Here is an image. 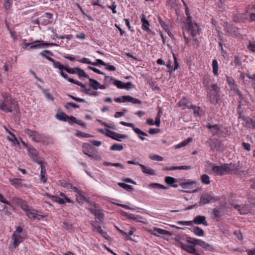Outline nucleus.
Instances as JSON below:
<instances>
[{
  "label": "nucleus",
  "instance_id": "obj_50",
  "mask_svg": "<svg viewBox=\"0 0 255 255\" xmlns=\"http://www.w3.org/2000/svg\"><path fill=\"white\" fill-rule=\"evenodd\" d=\"M202 182L205 184H209L210 183V178L207 174H203L201 176Z\"/></svg>",
  "mask_w": 255,
  "mask_h": 255
},
{
  "label": "nucleus",
  "instance_id": "obj_54",
  "mask_svg": "<svg viewBox=\"0 0 255 255\" xmlns=\"http://www.w3.org/2000/svg\"><path fill=\"white\" fill-rule=\"evenodd\" d=\"M60 75L65 79H66L68 82L75 84V80L72 78H68L67 75L65 74L63 71L60 72Z\"/></svg>",
  "mask_w": 255,
  "mask_h": 255
},
{
  "label": "nucleus",
  "instance_id": "obj_31",
  "mask_svg": "<svg viewBox=\"0 0 255 255\" xmlns=\"http://www.w3.org/2000/svg\"><path fill=\"white\" fill-rule=\"evenodd\" d=\"M89 80L90 81V85L94 90H97L99 89L100 83L98 81L90 78H89Z\"/></svg>",
  "mask_w": 255,
  "mask_h": 255
},
{
  "label": "nucleus",
  "instance_id": "obj_15",
  "mask_svg": "<svg viewBox=\"0 0 255 255\" xmlns=\"http://www.w3.org/2000/svg\"><path fill=\"white\" fill-rule=\"evenodd\" d=\"M37 211L30 207L27 211L25 213L26 215L31 220H34L36 219L40 220L39 218H37V216H40L41 218H44V216L41 215L37 213Z\"/></svg>",
  "mask_w": 255,
  "mask_h": 255
},
{
  "label": "nucleus",
  "instance_id": "obj_26",
  "mask_svg": "<svg viewBox=\"0 0 255 255\" xmlns=\"http://www.w3.org/2000/svg\"><path fill=\"white\" fill-rule=\"evenodd\" d=\"M82 148L83 153L87 155L88 154H89V153H91L92 152H93L94 149L93 146L87 143H85L83 144Z\"/></svg>",
  "mask_w": 255,
  "mask_h": 255
},
{
  "label": "nucleus",
  "instance_id": "obj_55",
  "mask_svg": "<svg viewBox=\"0 0 255 255\" xmlns=\"http://www.w3.org/2000/svg\"><path fill=\"white\" fill-rule=\"evenodd\" d=\"M195 183V182L194 181L182 182L179 184V185L183 188H187L189 185L194 184Z\"/></svg>",
  "mask_w": 255,
  "mask_h": 255
},
{
  "label": "nucleus",
  "instance_id": "obj_5",
  "mask_svg": "<svg viewBox=\"0 0 255 255\" xmlns=\"http://www.w3.org/2000/svg\"><path fill=\"white\" fill-rule=\"evenodd\" d=\"M227 173L229 174H236L240 172H243L242 165L240 162L237 163L234 162L230 164H226Z\"/></svg>",
  "mask_w": 255,
  "mask_h": 255
},
{
  "label": "nucleus",
  "instance_id": "obj_39",
  "mask_svg": "<svg viewBox=\"0 0 255 255\" xmlns=\"http://www.w3.org/2000/svg\"><path fill=\"white\" fill-rule=\"evenodd\" d=\"M76 136L78 137H82L85 138L93 137L94 136L92 134L83 132L82 131H77L75 134Z\"/></svg>",
  "mask_w": 255,
  "mask_h": 255
},
{
  "label": "nucleus",
  "instance_id": "obj_2",
  "mask_svg": "<svg viewBox=\"0 0 255 255\" xmlns=\"http://www.w3.org/2000/svg\"><path fill=\"white\" fill-rule=\"evenodd\" d=\"M185 241L188 244H191L194 245H199L202 248L208 251H210L213 249L212 246L200 239L186 237L185 238Z\"/></svg>",
  "mask_w": 255,
  "mask_h": 255
},
{
  "label": "nucleus",
  "instance_id": "obj_33",
  "mask_svg": "<svg viewBox=\"0 0 255 255\" xmlns=\"http://www.w3.org/2000/svg\"><path fill=\"white\" fill-rule=\"evenodd\" d=\"M154 230L156 231V233H153L149 231V232L153 235L155 236H158V234L160 235H167L168 232L165 230H162L159 228H154Z\"/></svg>",
  "mask_w": 255,
  "mask_h": 255
},
{
  "label": "nucleus",
  "instance_id": "obj_4",
  "mask_svg": "<svg viewBox=\"0 0 255 255\" xmlns=\"http://www.w3.org/2000/svg\"><path fill=\"white\" fill-rule=\"evenodd\" d=\"M187 25L185 26L186 32L191 35L195 40V38L199 34V27L196 23L194 22L189 19L187 20Z\"/></svg>",
  "mask_w": 255,
  "mask_h": 255
},
{
  "label": "nucleus",
  "instance_id": "obj_10",
  "mask_svg": "<svg viewBox=\"0 0 255 255\" xmlns=\"http://www.w3.org/2000/svg\"><path fill=\"white\" fill-rule=\"evenodd\" d=\"M207 98L208 100L212 104L217 105L220 99V94H217L213 93L212 90H208L207 91Z\"/></svg>",
  "mask_w": 255,
  "mask_h": 255
},
{
  "label": "nucleus",
  "instance_id": "obj_58",
  "mask_svg": "<svg viewBox=\"0 0 255 255\" xmlns=\"http://www.w3.org/2000/svg\"><path fill=\"white\" fill-rule=\"evenodd\" d=\"M22 199L17 197H14L12 199V202L15 205L20 206L22 202Z\"/></svg>",
  "mask_w": 255,
  "mask_h": 255
},
{
  "label": "nucleus",
  "instance_id": "obj_53",
  "mask_svg": "<svg viewBox=\"0 0 255 255\" xmlns=\"http://www.w3.org/2000/svg\"><path fill=\"white\" fill-rule=\"evenodd\" d=\"M191 140H192V139L190 138H189L181 142L180 143L177 144L176 146V148H179L182 147L186 145L189 142H191Z\"/></svg>",
  "mask_w": 255,
  "mask_h": 255
},
{
  "label": "nucleus",
  "instance_id": "obj_64",
  "mask_svg": "<svg viewBox=\"0 0 255 255\" xmlns=\"http://www.w3.org/2000/svg\"><path fill=\"white\" fill-rule=\"evenodd\" d=\"M66 120V122H68V123L70 125H73V123H75L76 121V119L72 116H71L70 117L68 116V118Z\"/></svg>",
  "mask_w": 255,
  "mask_h": 255
},
{
  "label": "nucleus",
  "instance_id": "obj_23",
  "mask_svg": "<svg viewBox=\"0 0 255 255\" xmlns=\"http://www.w3.org/2000/svg\"><path fill=\"white\" fill-rule=\"evenodd\" d=\"M242 120L246 122L248 127L255 129V118L252 119L249 117H245L243 116Z\"/></svg>",
  "mask_w": 255,
  "mask_h": 255
},
{
  "label": "nucleus",
  "instance_id": "obj_46",
  "mask_svg": "<svg viewBox=\"0 0 255 255\" xmlns=\"http://www.w3.org/2000/svg\"><path fill=\"white\" fill-rule=\"evenodd\" d=\"M118 185L128 191H130L133 189V188L131 185H129L124 183L120 182L118 183Z\"/></svg>",
  "mask_w": 255,
  "mask_h": 255
},
{
  "label": "nucleus",
  "instance_id": "obj_37",
  "mask_svg": "<svg viewBox=\"0 0 255 255\" xmlns=\"http://www.w3.org/2000/svg\"><path fill=\"white\" fill-rule=\"evenodd\" d=\"M149 187L151 188H155V189H166L167 188L161 185V184H160L159 183H152L151 184H150L149 185H148Z\"/></svg>",
  "mask_w": 255,
  "mask_h": 255
},
{
  "label": "nucleus",
  "instance_id": "obj_27",
  "mask_svg": "<svg viewBox=\"0 0 255 255\" xmlns=\"http://www.w3.org/2000/svg\"><path fill=\"white\" fill-rule=\"evenodd\" d=\"M192 169L191 166L181 165L178 166H171L170 167H166L164 168V170H175L177 169L179 170H189Z\"/></svg>",
  "mask_w": 255,
  "mask_h": 255
},
{
  "label": "nucleus",
  "instance_id": "obj_48",
  "mask_svg": "<svg viewBox=\"0 0 255 255\" xmlns=\"http://www.w3.org/2000/svg\"><path fill=\"white\" fill-rule=\"evenodd\" d=\"M21 208V209L25 212L26 211H27V210L30 208L27 204V202L23 200L22 201V202L21 204L19 206Z\"/></svg>",
  "mask_w": 255,
  "mask_h": 255
},
{
  "label": "nucleus",
  "instance_id": "obj_52",
  "mask_svg": "<svg viewBox=\"0 0 255 255\" xmlns=\"http://www.w3.org/2000/svg\"><path fill=\"white\" fill-rule=\"evenodd\" d=\"M247 47L250 51L255 52V41H250L247 45Z\"/></svg>",
  "mask_w": 255,
  "mask_h": 255
},
{
  "label": "nucleus",
  "instance_id": "obj_47",
  "mask_svg": "<svg viewBox=\"0 0 255 255\" xmlns=\"http://www.w3.org/2000/svg\"><path fill=\"white\" fill-rule=\"evenodd\" d=\"M113 84L119 89H123L124 83L121 81L115 79Z\"/></svg>",
  "mask_w": 255,
  "mask_h": 255
},
{
  "label": "nucleus",
  "instance_id": "obj_57",
  "mask_svg": "<svg viewBox=\"0 0 255 255\" xmlns=\"http://www.w3.org/2000/svg\"><path fill=\"white\" fill-rule=\"evenodd\" d=\"M60 195L61 197V199H63V200L64 201V204L66 202L69 203H73V202L71 200H70L69 198L67 197L64 193H60Z\"/></svg>",
  "mask_w": 255,
  "mask_h": 255
},
{
  "label": "nucleus",
  "instance_id": "obj_24",
  "mask_svg": "<svg viewBox=\"0 0 255 255\" xmlns=\"http://www.w3.org/2000/svg\"><path fill=\"white\" fill-rule=\"evenodd\" d=\"M40 40H35L31 43H23V44L26 46H30V49H40Z\"/></svg>",
  "mask_w": 255,
  "mask_h": 255
},
{
  "label": "nucleus",
  "instance_id": "obj_62",
  "mask_svg": "<svg viewBox=\"0 0 255 255\" xmlns=\"http://www.w3.org/2000/svg\"><path fill=\"white\" fill-rule=\"evenodd\" d=\"M94 215L96 218L100 220L102 219L104 217V214L99 210H97Z\"/></svg>",
  "mask_w": 255,
  "mask_h": 255
},
{
  "label": "nucleus",
  "instance_id": "obj_35",
  "mask_svg": "<svg viewBox=\"0 0 255 255\" xmlns=\"http://www.w3.org/2000/svg\"><path fill=\"white\" fill-rule=\"evenodd\" d=\"M193 233L199 237H203L204 235V231L199 227H195L193 229Z\"/></svg>",
  "mask_w": 255,
  "mask_h": 255
},
{
  "label": "nucleus",
  "instance_id": "obj_1",
  "mask_svg": "<svg viewBox=\"0 0 255 255\" xmlns=\"http://www.w3.org/2000/svg\"><path fill=\"white\" fill-rule=\"evenodd\" d=\"M0 110L6 113H18L19 111L17 102L7 92H1Z\"/></svg>",
  "mask_w": 255,
  "mask_h": 255
},
{
  "label": "nucleus",
  "instance_id": "obj_21",
  "mask_svg": "<svg viewBox=\"0 0 255 255\" xmlns=\"http://www.w3.org/2000/svg\"><path fill=\"white\" fill-rule=\"evenodd\" d=\"M125 216L129 219L135 221L136 222L142 223L143 221L141 220L142 217L137 215H134L131 213L124 212Z\"/></svg>",
  "mask_w": 255,
  "mask_h": 255
},
{
  "label": "nucleus",
  "instance_id": "obj_63",
  "mask_svg": "<svg viewBox=\"0 0 255 255\" xmlns=\"http://www.w3.org/2000/svg\"><path fill=\"white\" fill-rule=\"evenodd\" d=\"M13 0H7L5 3H4V6L5 9L8 10L9 9L12 4Z\"/></svg>",
  "mask_w": 255,
  "mask_h": 255
},
{
  "label": "nucleus",
  "instance_id": "obj_17",
  "mask_svg": "<svg viewBox=\"0 0 255 255\" xmlns=\"http://www.w3.org/2000/svg\"><path fill=\"white\" fill-rule=\"evenodd\" d=\"M192 221L193 223L196 225L202 224L206 226H208V222H207L206 217L204 216H197L194 218V220Z\"/></svg>",
  "mask_w": 255,
  "mask_h": 255
},
{
  "label": "nucleus",
  "instance_id": "obj_38",
  "mask_svg": "<svg viewBox=\"0 0 255 255\" xmlns=\"http://www.w3.org/2000/svg\"><path fill=\"white\" fill-rule=\"evenodd\" d=\"M55 117L59 121L66 122V119L68 118V116L64 113H61L60 114H56Z\"/></svg>",
  "mask_w": 255,
  "mask_h": 255
},
{
  "label": "nucleus",
  "instance_id": "obj_59",
  "mask_svg": "<svg viewBox=\"0 0 255 255\" xmlns=\"http://www.w3.org/2000/svg\"><path fill=\"white\" fill-rule=\"evenodd\" d=\"M177 224L178 225H183V226H192L193 224V221H179L177 222Z\"/></svg>",
  "mask_w": 255,
  "mask_h": 255
},
{
  "label": "nucleus",
  "instance_id": "obj_41",
  "mask_svg": "<svg viewBox=\"0 0 255 255\" xmlns=\"http://www.w3.org/2000/svg\"><path fill=\"white\" fill-rule=\"evenodd\" d=\"M162 115V111L160 110H159L157 115L156 116V117L155 118V125L158 127H160V118L161 117Z\"/></svg>",
  "mask_w": 255,
  "mask_h": 255
},
{
  "label": "nucleus",
  "instance_id": "obj_40",
  "mask_svg": "<svg viewBox=\"0 0 255 255\" xmlns=\"http://www.w3.org/2000/svg\"><path fill=\"white\" fill-rule=\"evenodd\" d=\"M40 41V49L49 46H58V44L54 43H47L42 40Z\"/></svg>",
  "mask_w": 255,
  "mask_h": 255
},
{
  "label": "nucleus",
  "instance_id": "obj_8",
  "mask_svg": "<svg viewBox=\"0 0 255 255\" xmlns=\"http://www.w3.org/2000/svg\"><path fill=\"white\" fill-rule=\"evenodd\" d=\"M120 124L123 126L128 127L131 128L133 131L138 134V137L142 140H147L145 137H143L140 136V134H142L143 135H147V134L145 132L142 131L140 129L138 128H136L134 125L132 123H126L125 122H120Z\"/></svg>",
  "mask_w": 255,
  "mask_h": 255
},
{
  "label": "nucleus",
  "instance_id": "obj_6",
  "mask_svg": "<svg viewBox=\"0 0 255 255\" xmlns=\"http://www.w3.org/2000/svg\"><path fill=\"white\" fill-rule=\"evenodd\" d=\"M25 238L26 237L24 235L13 234L10 243L11 250L14 251V249L17 248L21 243L23 242Z\"/></svg>",
  "mask_w": 255,
  "mask_h": 255
},
{
  "label": "nucleus",
  "instance_id": "obj_18",
  "mask_svg": "<svg viewBox=\"0 0 255 255\" xmlns=\"http://www.w3.org/2000/svg\"><path fill=\"white\" fill-rule=\"evenodd\" d=\"M222 143L217 139L212 140L210 142V146L213 151H220L221 150Z\"/></svg>",
  "mask_w": 255,
  "mask_h": 255
},
{
  "label": "nucleus",
  "instance_id": "obj_29",
  "mask_svg": "<svg viewBox=\"0 0 255 255\" xmlns=\"http://www.w3.org/2000/svg\"><path fill=\"white\" fill-rule=\"evenodd\" d=\"M226 78L227 81L231 90L234 91L238 89L237 85L236 84L234 79L231 77H229V76H226Z\"/></svg>",
  "mask_w": 255,
  "mask_h": 255
},
{
  "label": "nucleus",
  "instance_id": "obj_61",
  "mask_svg": "<svg viewBox=\"0 0 255 255\" xmlns=\"http://www.w3.org/2000/svg\"><path fill=\"white\" fill-rule=\"evenodd\" d=\"M105 80L104 81L107 83L109 85L112 82L113 83L115 79L111 76H107L104 74Z\"/></svg>",
  "mask_w": 255,
  "mask_h": 255
},
{
  "label": "nucleus",
  "instance_id": "obj_12",
  "mask_svg": "<svg viewBox=\"0 0 255 255\" xmlns=\"http://www.w3.org/2000/svg\"><path fill=\"white\" fill-rule=\"evenodd\" d=\"M106 130L108 132V133L106 134V135L117 141H122L123 139H125L128 137L127 135L120 134L108 129H106Z\"/></svg>",
  "mask_w": 255,
  "mask_h": 255
},
{
  "label": "nucleus",
  "instance_id": "obj_51",
  "mask_svg": "<svg viewBox=\"0 0 255 255\" xmlns=\"http://www.w3.org/2000/svg\"><path fill=\"white\" fill-rule=\"evenodd\" d=\"M97 122L100 123L102 125L104 126L110 128L115 129L116 126L114 124H108L105 122H102V120L98 119Z\"/></svg>",
  "mask_w": 255,
  "mask_h": 255
},
{
  "label": "nucleus",
  "instance_id": "obj_11",
  "mask_svg": "<svg viewBox=\"0 0 255 255\" xmlns=\"http://www.w3.org/2000/svg\"><path fill=\"white\" fill-rule=\"evenodd\" d=\"M216 198L210 194H205L200 197V205L210 204L216 201Z\"/></svg>",
  "mask_w": 255,
  "mask_h": 255
},
{
  "label": "nucleus",
  "instance_id": "obj_49",
  "mask_svg": "<svg viewBox=\"0 0 255 255\" xmlns=\"http://www.w3.org/2000/svg\"><path fill=\"white\" fill-rule=\"evenodd\" d=\"M45 53L49 54L50 55H51V56L53 55V53L50 51L48 50H45L43 52H40L39 53V55H41V56H42L43 57L45 58L46 59H47L48 60L50 58V57L46 55Z\"/></svg>",
  "mask_w": 255,
  "mask_h": 255
},
{
  "label": "nucleus",
  "instance_id": "obj_43",
  "mask_svg": "<svg viewBox=\"0 0 255 255\" xmlns=\"http://www.w3.org/2000/svg\"><path fill=\"white\" fill-rule=\"evenodd\" d=\"M212 89L210 90H212L213 93H215L217 94H220V87L217 85V84H213L211 85ZM207 91L209 90L208 88H207Z\"/></svg>",
  "mask_w": 255,
  "mask_h": 255
},
{
  "label": "nucleus",
  "instance_id": "obj_36",
  "mask_svg": "<svg viewBox=\"0 0 255 255\" xmlns=\"http://www.w3.org/2000/svg\"><path fill=\"white\" fill-rule=\"evenodd\" d=\"M77 74L79 77H85L87 78H90L89 76L85 73V72L82 69L79 67H76Z\"/></svg>",
  "mask_w": 255,
  "mask_h": 255
},
{
  "label": "nucleus",
  "instance_id": "obj_13",
  "mask_svg": "<svg viewBox=\"0 0 255 255\" xmlns=\"http://www.w3.org/2000/svg\"><path fill=\"white\" fill-rule=\"evenodd\" d=\"M177 104L182 110H185L186 108L191 109L193 106L191 101L186 97H183L181 100L178 102Z\"/></svg>",
  "mask_w": 255,
  "mask_h": 255
},
{
  "label": "nucleus",
  "instance_id": "obj_25",
  "mask_svg": "<svg viewBox=\"0 0 255 255\" xmlns=\"http://www.w3.org/2000/svg\"><path fill=\"white\" fill-rule=\"evenodd\" d=\"M141 21L142 22V29L146 31H149V21L146 19V16L143 14L141 15Z\"/></svg>",
  "mask_w": 255,
  "mask_h": 255
},
{
  "label": "nucleus",
  "instance_id": "obj_19",
  "mask_svg": "<svg viewBox=\"0 0 255 255\" xmlns=\"http://www.w3.org/2000/svg\"><path fill=\"white\" fill-rule=\"evenodd\" d=\"M234 207L241 215H245L248 213L250 211V208L249 206L246 205H236L234 206Z\"/></svg>",
  "mask_w": 255,
  "mask_h": 255
},
{
  "label": "nucleus",
  "instance_id": "obj_9",
  "mask_svg": "<svg viewBox=\"0 0 255 255\" xmlns=\"http://www.w3.org/2000/svg\"><path fill=\"white\" fill-rule=\"evenodd\" d=\"M206 127L214 135L221 136L223 132V127L221 125H211L210 123H208Z\"/></svg>",
  "mask_w": 255,
  "mask_h": 255
},
{
  "label": "nucleus",
  "instance_id": "obj_44",
  "mask_svg": "<svg viewBox=\"0 0 255 255\" xmlns=\"http://www.w3.org/2000/svg\"><path fill=\"white\" fill-rule=\"evenodd\" d=\"M124 147L122 144H114L110 148L111 150L113 151H121L123 149Z\"/></svg>",
  "mask_w": 255,
  "mask_h": 255
},
{
  "label": "nucleus",
  "instance_id": "obj_20",
  "mask_svg": "<svg viewBox=\"0 0 255 255\" xmlns=\"http://www.w3.org/2000/svg\"><path fill=\"white\" fill-rule=\"evenodd\" d=\"M122 99L123 103L128 102L135 104H141L142 103V102L139 99L134 98L130 96H123Z\"/></svg>",
  "mask_w": 255,
  "mask_h": 255
},
{
  "label": "nucleus",
  "instance_id": "obj_3",
  "mask_svg": "<svg viewBox=\"0 0 255 255\" xmlns=\"http://www.w3.org/2000/svg\"><path fill=\"white\" fill-rule=\"evenodd\" d=\"M24 132L32 141L36 142L44 141L45 137L43 134L40 133L37 131L30 130L28 128L25 129Z\"/></svg>",
  "mask_w": 255,
  "mask_h": 255
},
{
  "label": "nucleus",
  "instance_id": "obj_30",
  "mask_svg": "<svg viewBox=\"0 0 255 255\" xmlns=\"http://www.w3.org/2000/svg\"><path fill=\"white\" fill-rule=\"evenodd\" d=\"M40 166L41 171H40V179L43 183L46 182V178H45L46 169L45 167L43 164V162H41L40 164H39Z\"/></svg>",
  "mask_w": 255,
  "mask_h": 255
},
{
  "label": "nucleus",
  "instance_id": "obj_34",
  "mask_svg": "<svg viewBox=\"0 0 255 255\" xmlns=\"http://www.w3.org/2000/svg\"><path fill=\"white\" fill-rule=\"evenodd\" d=\"M9 181L12 185L16 187H18L22 185V182L23 181V180L18 178H13L10 179Z\"/></svg>",
  "mask_w": 255,
  "mask_h": 255
},
{
  "label": "nucleus",
  "instance_id": "obj_45",
  "mask_svg": "<svg viewBox=\"0 0 255 255\" xmlns=\"http://www.w3.org/2000/svg\"><path fill=\"white\" fill-rule=\"evenodd\" d=\"M53 66L55 68L58 69L59 70H60V72L63 71V70H64V69L65 68V66L63 65L60 62L56 61L54 62Z\"/></svg>",
  "mask_w": 255,
  "mask_h": 255
},
{
  "label": "nucleus",
  "instance_id": "obj_7",
  "mask_svg": "<svg viewBox=\"0 0 255 255\" xmlns=\"http://www.w3.org/2000/svg\"><path fill=\"white\" fill-rule=\"evenodd\" d=\"M178 245L182 249L186 251L188 253L195 255H200V254L199 253V252L195 249V245L188 243L186 245L181 242H178Z\"/></svg>",
  "mask_w": 255,
  "mask_h": 255
},
{
  "label": "nucleus",
  "instance_id": "obj_32",
  "mask_svg": "<svg viewBox=\"0 0 255 255\" xmlns=\"http://www.w3.org/2000/svg\"><path fill=\"white\" fill-rule=\"evenodd\" d=\"M218 68L219 65L217 60L214 59L212 61V68L213 72L215 76H218L219 75Z\"/></svg>",
  "mask_w": 255,
  "mask_h": 255
},
{
  "label": "nucleus",
  "instance_id": "obj_56",
  "mask_svg": "<svg viewBox=\"0 0 255 255\" xmlns=\"http://www.w3.org/2000/svg\"><path fill=\"white\" fill-rule=\"evenodd\" d=\"M51 199L54 202L59 203L60 204H64V201L63 199H61V198L57 196L53 195V196H51Z\"/></svg>",
  "mask_w": 255,
  "mask_h": 255
},
{
  "label": "nucleus",
  "instance_id": "obj_28",
  "mask_svg": "<svg viewBox=\"0 0 255 255\" xmlns=\"http://www.w3.org/2000/svg\"><path fill=\"white\" fill-rule=\"evenodd\" d=\"M165 182L169 185L170 186L173 187L174 188H177L178 187V184H175L176 182V179L172 177L167 176L165 178Z\"/></svg>",
  "mask_w": 255,
  "mask_h": 255
},
{
  "label": "nucleus",
  "instance_id": "obj_22",
  "mask_svg": "<svg viewBox=\"0 0 255 255\" xmlns=\"http://www.w3.org/2000/svg\"><path fill=\"white\" fill-rule=\"evenodd\" d=\"M142 172L149 175H156L155 170L151 168L147 167L144 165H140Z\"/></svg>",
  "mask_w": 255,
  "mask_h": 255
},
{
  "label": "nucleus",
  "instance_id": "obj_16",
  "mask_svg": "<svg viewBox=\"0 0 255 255\" xmlns=\"http://www.w3.org/2000/svg\"><path fill=\"white\" fill-rule=\"evenodd\" d=\"M28 151L29 156L31 157V158L35 162L38 164L41 163V162H42V161L40 160L38 155V152L35 148L31 147H28Z\"/></svg>",
  "mask_w": 255,
  "mask_h": 255
},
{
  "label": "nucleus",
  "instance_id": "obj_14",
  "mask_svg": "<svg viewBox=\"0 0 255 255\" xmlns=\"http://www.w3.org/2000/svg\"><path fill=\"white\" fill-rule=\"evenodd\" d=\"M226 164L224 163L220 166L213 165L212 170L216 175H222L227 173Z\"/></svg>",
  "mask_w": 255,
  "mask_h": 255
},
{
  "label": "nucleus",
  "instance_id": "obj_42",
  "mask_svg": "<svg viewBox=\"0 0 255 255\" xmlns=\"http://www.w3.org/2000/svg\"><path fill=\"white\" fill-rule=\"evenodd\" d=\"M77 201L79 203H83V200H85L86 202L89 203V200L87 199L85 196H84L82 193L76 196Z\"/></svg>",
  "mask_w": 255,
  "mask_h": 255
},
{
  "label": "nucleus",
  "instance_id": "obj_60",
  "mask_svg": "<svg viewBox=\"0 0 255 255\" xmlns=\"http://www.w3.org/2000/svg\"><path fill=\"white\" fill-rule=\"evenodd\" d=\"M149 158L153 160H156L158 161H161L163 160V158L158 155L154 154L149 156Z\"/></svg>",
  "mask_w": 255,
  "mask_h": 255
}]
</instances>
